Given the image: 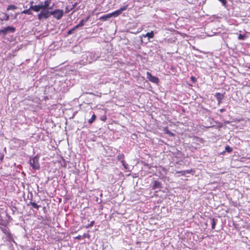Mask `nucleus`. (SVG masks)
I'll return each mask as SVG.
<instances>
[{"instance_id": "obj_1", "label": "nucleus", "mask_w": 250, "mask_h": 250, "mask_svg": "<svg viewBox=\"0 0 250 250\" xmlns=\"http://www.w3.org/2000/svg\"><path fill=\"white\" fill-rule=\"evenodd\" d=\"M30 165L34 169H39L40 168V164L39 162V157L35 156L32 159H30Z\"/></svg>"}, {"instance_id": "obj_2", "label": "nucleus", "mask_w": 250, "mask_h": 250, "mask_svg": "<svg viewBox=\"0 0 250 250\" xmlns=\"http://www.w3.org/2000/svg\"><path fill=\"white\" fill-rule=\"evenodd\" d=\"M49 9H42L41 12L38 14V19L42 20V19H47L51 15V11L49 12Z\"/></svg>"}, {"instance_id": "obj_3", "label": "nucleus", "mask_w": 250, "mask_h": 250, "mask_svg": "<svg viewBox=\"0 0 250 250\" xmlns=\"http://www.w3.org/2000/svg\"><path fill=\"white\" fill-rule=\"evenodd\" d=\"M63 15V11L62 10L56 9L54 11H51V15H53L54 17L57 20L62 18Z\"/></svg>"}, {"instance_id": "obj_4", "label": "nucleus", "mask_w": 250, "mask_h": 250, "mask_svg": "<svg viewBox=\"0 0 250 250\" xmlns=\"http://www.w3.org/2000/svg\"><path fill=\"white\" fill-rule=\"evenodd\" d=\"M128 5H126L123 7H121L119 9L116 10L115 11H114L112 13H110L111 15V17H117L119 15H120L122 12L125 10L127 8Z\"/></svg>"}, {"instance_id": "obj_5", "label": "nucleus", "mask_w": 250, "mask_h": 250, "mask_svg": "<svg viewBox=\"0 0 250 250\" xmlns=\"http://www.w3.org/2000/svg\"><path fill=\"white\" fill-rule=\"evenodd\" d=\"M146 78L152 83H158L159 82V79L156 77L152 76L150 72H146Z\"/></svg>"}, {"instance_id": "obj_6", "label": "nucleus", "mask_w": 250, "mask_h": 250, "mask_svg": "<svg viewBox=\"0 0 250 250\" xmlns=\"http://www.w3.org/2000/svg\"><path fill=\"white\" fill-rule=\"evenodd\" d=\"M15 31V29L14 27L12 26H7L4 29H1L0 31V33H3L4 35H6L8 32L13 33Z\"/></svg>"}, {"instance_id": "obj_7", "label": "nucleus", "mask_w": 250, "mask_h": 250, "mask_svg": "<svg viewBox=\"0 0 250 250\" xmlns=\"http://www.w3.org/2000/svg\"><path fill=\"white\" fill-rule=\"evenodd\" d=\"M30 9H32L35 12H39L41 9H42V6L41 5V3L39 5H31L30 7Z\"/></svg>"}, {"instance_id": "obj_8", "label": "nucleus", "mask_w": 250, "mask_h": 250, "mask_svg": "<svg viewBox=\"0 0 250 250\" xmlns=\"http://www.w3.org/2000/svg\"><path fill=\"white\" fill-rule=\"evenodd\" d=\"M40 3H41V5L42 6V9H50V8H49V6L50 4V0H47L45 1L44 3L41 2Z\"/></svg>"}, {"instance_id": "obj_9", "label": "nucleus", "mask_w": 250, "mask_h": 250, "mask_svg": "<svg viewBox=\"0 0 250 250\" xmlns=\"http://www.w3.org/2000/svg\"><path fill=\"white\" fill-rule=\"evenodd\" d=\"M161 187V183L157 181H154L153 182L152 185V188L153 189H156V188H159Z\"/></svg>"}, {"instance_id": "obj_10", "label": "nucleus", "mask_w": 250, "mask_h": 250, "mask_svg": "<svg viewBox=\"0 0 250 250\" xmlns=\"http://www.w3.org/2000/svg\"><path fill=\"white\" fill-rule=\"evenodd\" d=\"M110 18H111V15H110V13H109L108 14L104 15L101 17L100 18V20H102L103 21H105Z\"/></svg>"}, {"instance_id": "obj_11", "label": "nucleus", "mask_w": 250, "mask_h": 250, "mask_svg": "<svg viewBox=\"0 0 250 250\" xmlns=\"http://www.w3.org/2000/svg\"><path fill=\"white\" fill-rule=\"evenodd\" d=\"M85 22H86V21H84V19H83L80 22V23L77 25L73 29V30H74L75 29H76L77 28H78L79 27H81V26H83L84 25Z\"/></svg>"}, {"instance_id": "obj_12", "label": "nucleus", "mask_w": 250, "mask_h": 250, "mask_svg": "<svg viewBox=\"0 0 250 250\" xmlns=\"http://www.w3.org/2000/svg\"><path fill=\"white\" fill-rule=\"evenodd\" d=\"M143 36L144 37H147L148 39L153 38L154 37L153 31H152L151 32H148L145 35H143Z\"/></svg>"}, {"instance_id": "obj_13", "label": "nucleus", "mask_w": 250, "mask_h": 250, "mask_svg": "<svg viewBox=\"0 0 250 250\" xmlns=\"http://www.w3.org/2000/svg\"><path fill=\"white\" fill-rule=\"evenodd\" d=\"M192 171L191 170H183L181 171H177V173H181L182 175H185L186 174L188 173H190Z\"/></svg>"}, {"instance_id": "obj_14", "label": "nucleus", "mask_w": 250, "mask_h": 250, "mask_svg": "<svg viewBox=\"0 0 250 250\" xmlns=\"http://www.w3.org/2000/svg\"><path fill=\"white\" fill-rule=\"evenodd\" d=\"M3 16L1 18V20L2 21H7L9 20V16L7 14L2 13Z\"/></svg>"}, {"instance_id": "obj_15", "label": "nucleus", "mask_w": 250, "mask_h": 250, "mask_svg": "<svg viewBox=\"0 0 250 250\" xmlns=\"http://www.w3.org/2000/svg\"><path fill=\"white\" fill-rule=\"evenodd\" d=\"M17 8V6H15V5L11 4V5H9L7 7V10H14L16 9Z\"/></svg>"}, {"instance_id": "obj_16", "label": "nucleus", "mask_w": 250, "mask_h": 250, "mask_svg": "<svg viewBox=\"0 0 250 250\" xmlns=\"http://www.w3.org/2000/svg\"><path fill=\"white\" fill-rule=\"evenodd\" d=\"M96 115L93 114L92 115V117L91 118L89 119L88 122L89 123V124H92L96 119Z\"/></svg>"}, {"instance_id": "obj_17", "label": "nucleus", "mask_w": 250, "mask_h": 250, "mask_svg": "<svg viewBox=\"0 0 250 250\" xmlns=\"http://www.w3.org/2000/svg\"><path fill=\"white\" fill-rule=\"evenodd\" d=\"M30 204L35 208L38 209L40 207L39 205H38L36 203L34 202H30Z\"/></svg>"}, {"instance_id": "obj_18", "label": "nucleus", "mask_w": 250, "mask_h": 250, "mask_svg": "<svg viewBox=\"0 0 250 250\" xmlns=\"http://www.w3.org/2000/svg\"><path fill=\"white\" fill-rule=\"evenodd\" d=\"M216 96L219 102H220L222 99V95L220 93H217Z\"/></svg>"}, {"instance_id": "obj_19", "label": "nucleus", "mask_w": 250, "mask_h": 250, "mask_svg": "<svg viewBox=\"0 0 250 250\" xmlns=\"http://www.w3.org/2000/svg\"><path fill=\"white\" fill-rule=\"evenodd\" d=\"M30 8L29 9H27V10H23L22 12V13L23 14H28V15H30L31 14V11H30Z\"/></svg>"}, {"instance_id": "obj_20", "label": "nucleus", "mask_w": 250, "mask_h": 250, "mask_svg": "<svg viewBox=\"0 0 250 250\" xmlns=\"http://www.w3.org/2000/svg\"><path fill=\"white\" fill-rule=\"evenodd\" d=\"M94 223H95V222L94 221H91L89 224L85 226V228L87 229V228L92 227L94 225Z\"/></svg>"}, {"instance_id": "obj_21", "label": "nucleus", "mask_w": 250, "mask_h": 250, "mask_svg": "<svg viewBox=\"0 0 250 250\" xmlns=\"http://www.w3.org/2000/svg\"><path fill=\"white\" fill-rule=\"evenodd\" d=\"M225 150H226V151L230 153V152H231L232 151V149L230 147H229V146H226L225 147Z\"/></svg>"}, {"instance_id": "obj_22", "label": "nucleus", "mask_w": 250, "mask_h": 250, "mask_svg": "<svg viewBox=\"0 0 250 250\" xmlns=\"http://www.w3.org/2000/svg\"><path fill=\"white\" fill-rule=\"evenodd\" d=\"M124 156L123 154H119L118 156V159L119 160H120L121 161H122V160H124Z\"/></svg>"}, {"instance_id": "obj_23", "label": "nucleus", "mask_w": 250, "mask_h": 250, "mask_svg": "<svg viewBox=\"0 0 250 250\" xmlns=\"http://www.w3.org/2000/svg\"><path fill=\"white\" fill-rule=\"evenodd\" d=\"M238 39L241 40H243L245 39V36L244 35L240 34L238 36Z\"/></svg>"}, {"instance_id": "obj_24", "label": "nucleus", "mask_w": 250, "mask_h": 250, "mask_svg": "<svg viewBox=\"0 0 250 250\" xmlns=\"http://www.w3.org/2000/svg\"><path fill=\"white\" fill-rule=\"evenodd\" d=\"M122 163L123 165L124 166V167L126 169L127 168V165L125 164V162L124 160H122Z\"/></svg>"}, {"instance_id": "obj_25", "label": "nucleus", "mask_w": 250, "mask_h": 250, "mask_svg": "<svg viewBox=\"0 0 250 250\" xmlns=\"http://www.w3.org/2000/svg\"><path fill=\"white\" fill-rule=\"evenodd\" d=\"M215 223L214 221V220H212V229H214L215 228Z\"/></svg>"}, {"instance_id": "obj_26", "label": "nucleus", "mask_w": 250, "mask_h": 250, "mask_svg": "<svg viewBox=\"0 0 250 250\" xmlns=\"http://www.w3.org/2000/svg\"><path fill=\"white\" fill-rule=\"evenodd\" d=\"M220 1L223 3V5H225L226 1L225 0H219Z\"/></svg>"}, {"instance_id": "obj_27", "label": "nucleus", "mask_w": 250, "mask_h": 250, "mask_svg": "<svg viewBox=\"0 0 250 250\" xmlns=\"http://www.w3.org/2000/svg\"><path fill=\"white\" fill-rule=\"evenodd\" d=\"M90 18V15L86 17V18L84 19V21L86 22L87 21H88V20Z\"/></svg>"}, {"instance_id": "obj_28", "label": "nucleus", "mask_w": 250, "mask_h": 250, "mask_svg": "<svg viewBox=\"0 0 250 250\" xmlns=\"http://www.w3.org/2000/svg\"><path fill=\"white\" fill-rule=\"evenodd\" d=\"M106 119V117L105 116H104L102 119L101 120L103 121H105V120Z\"/></svg>"}, {"instance_id": "obj_29", "label": "nucleus", "mask_w": 250, "mask_h": 250, "mask_svg": "<svg viewBox=\"0 0 250 250\" xmlns=\"http://www.w3.org/2000/svg\"><path fill=\"white\" fill-rule=\"evenodd\" d=\"M3 155L0 154V160H2L3 159Z\"/></svg>"}, {"instance_id": "obj_30", "label": "nucleus", "mask_w": 250, "mask_h": 250, "mask_svg": "<svg viewBox=\"0 0 250 250\" xmlns=\"http://www.w3.org/2000/svg\"><path fill=\"white\" fill-rule=\"evenodd\" d=\"M82 236L81 235H79L76 237L77 239H80L81 238Z\"/></svg>"}, {"instance_id": "obj_31", "label": "nucleus", "mask_w": 250, "mask_h": 250, "mask_svg": "<svg viewBox=\"0 0 250 250\" xmlns=\"http://www.w3.org/2000/svg\"><path fill=\"white\" fill-rule=\"evenodd\" d=\"M76 5H77V3H75L73 5V7H72V8H71V9H70V10H72L73 8H74L76 6Z\"/></svg>"}, {"instance_id": "obj_32", "label": "nucleus", "mask_w": 250, "mask_h": 250, "mask_svg": "<svg viewBox=\"0 0 250 250\" xmlns=\"http://www.w3.org/2000/svg\"><path fill=\"white\" fill-rule=\"evenodd\" d=\"M69 10H68V9H67V7H66V10L65 11L66 13H68L69 12Z\"/></svg>"}, {"instance_id": "obj_33", "label": "nucleus", "mask_w": 250, "mask_h": 250, "mask_svg": "<svg viewBox=\"0 0 250 250\" xmlns=\"http://www.w3.org/2000/svg\"><path fill=\"white\" fill-rule=\"evenodd\" d=\"M92 62V60H90L88 61V62Z\"/></svg>"}, {"instance_id": "obj_34", "label": "nucleus", "mask_w": 250, "mask_h": 250, "mask_svg": "<svg viewBox=\"0 0 250 250\" xmlns=\"http://www.w3.org/2000/svg\"><path fill=\"white\" fill-rule=\"evenodd\" d=\"M223 111V109H221V111L222 112Z\"/></svg>"}]
</instances>
